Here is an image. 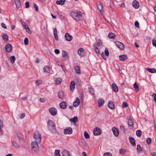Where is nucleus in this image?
Wrapping results in <instances>:
<instances>
[{
  "label": "nucleus",
  "instance_id": "f257e3e1",
  "mask_svg": "<svg viewBox=\"0 0 156 156\" xmlns=\"http://www.w3.org/2000/svg\"><path fill=\"white\" fill-rule=\"evenodd\" d=\"M48 128L52 133H55L56 131L55 125L53 122L49 120L47 122Z\"/></svg>",
  "mask_w": 156,
  "mask_h": 156
},
{
  "label": "nucleus",
  "instance_id": "f03ea898",
  "mask_svg": "<svg viewBox=\"0 0 156 156\" xmlns=\"http://www.w3.org/2000/svg\"><path fill=\"white\" fill-rule=\"evenodd\" d=\"M70 16L74 19L77 21L81 20V18L82 16V13L80 12H78L72 11L70 13Z\"/></svg>",
  "mask_w": 156,
  "mask_h": 156
},
{
  "label": "nucleus",
  "instance_id": "7ed1b4c3",
  "mask_svg": "<svg viewBox=\"0 0 156 156\" xmlns=\"http://www.w3.org/2000/svg\"><path fill=\"white\" fill-rule=\"evenodd\" d=\"M34 137L37 142H40L41 141V136L38 131H36L34 133Z\"/></svg>",
  "mask_w": 156,
  "mask_h": 156
},
{
  "label": "nucleus",
  "instance_id": "20e7f679",
  "mask_svg": "<svg viewBox=\"0 0 156 156\" xmlns=\"http://www.w3.org/2000/svg\"><path fill=\"white\" fill-rule=\"evenodd\" d=\"M38 142L36 141H34L31 143V146L32 149L34 151H37L38 149Z\"/></svg>",
  "mask_w": 156,
  "mask_h": 156
},
{
  "label": "nucleus",
  "instance_id": "39448f33",
  "mask_svg": "<svg viewBox=\"0 0 156 156\" xmlns=\"http://www.w3.org/2000/svg\"><path fill=\"white\" fill-rule=\"evenodd\" d=\"M64 133L65 135L70 134L73 133L72 129L70 127H68L63 130Z\"/></svg>",
  "mask_w": 156,
  "mask_h": 156
},
{
  "label": "nucleus",
  "instance_id": "423d86ee",
  "mask_svg": "<svg viewBox=\"0 0 156 156\" xmlns=\"http://www.w3.org/2000/svg\"><path fill=\"white\" fill-rule=\"evenodd\" d=\"M94 134L95 136L99 135L101 133V131L100 128L96 127L94 130Z\"/></svg>",
  "mask_w": 156,
  "mask_h": 156
},
{
  "label": "nucleus",
  "instance_id": "0eeeda50",
  "mask_svg": "<svg viewBox=\"0 0 156 156\" xmlns=\"http://www.w3.org/2000/svg\"><path fill=\"white\" fill-rule=\"evenodd\" d=\"M105 54L103 52L101 53V56L103 58L104 60H106L107 59V57L106 56H108L109 55V52L108 50V49L107 48H105Z\"/></svg>",
  "mask_w": 156,
  "mask_h": 156
},
{
  "label": "nucleus",
  "instance_id": "6e6552de",
  "mask_svg": "<svg viewBox=\"0 0 156 156\" xmlns=\"http://www.w3.org/2000/svg\"><path fill=\"white\" fill-rule=\"evenodd\" d=\"M49 111L52 115L55 116L57 114V110L54 108H50L49 109Z\"/></svg>",
  "mask_w": 156,
  "mask_h": 156
},
{
  "label": "nucleus",
  "instance_id": "1a4fd4ad",
  "mask_svg": "<svg viewBox=\"0 0 156 156\" xmlns=\"http://www.w3.org/2000/svg\"><path fill=\"white\" fill-rule=\"evenodd\" d=\"M97 6L98 10H99L100 13L102 14L103 13V11H102L103 8V5L102 4L99 2L97 4Z\"/></svg>",
  "mask_w": 156,
  "mask_h": 156
},
{
  "label": "nucleus",
  "instance_id": "9d476101",
  "mask_svg": "<svg viewBox=\"0 0 156 156\" xmlns=\"http://www.w3.org/2000/svg\"><path fill=\"white\" fill-rule=\"evenodd\" d=\"M78 54L81 57L84 56L85 55L84 50L83 48H80L78 50Z\"/></svg>",
  "mask_w": 156,
  "mask_h": 156
},
{
  "label": "nucleus",
  "instance_id": "9b49d317",
  "mask_svg": "<svg viewBox=\"0 0 156 156\" xmlns=\"http://www.w3.org/2000/svg\"><path fill=\"white\" fill-rule=\"evenodd\" d=\"M116 46L120 49L123 50L124 49V44L118 41L115 42Z\"/></svg>",
  "mask_w": 156,
  "mask_h": 156
},
{
  "label": "nucleus",
  "instance_id": "f8f14e48",
  "mask_svg": "<svg viewBox=\"0 0 156 156\" xmlns=\"http://www.w3.org/2000/svg\"><path fill=\"white\" fill-rule=\"evenodd\" d=\"M5 48L6 51L8 52H10L12 51V45L9 44H8L6 45Z\"/></svg>",
  "mask_w": 156,
  "mask_h": 156
},
{
  "label": "nucleus",
  "instance_id": "ddd939ff",
  "mask_svg": "<svg viewBox=\"0 0 156 156\" xmlns=\"http://www.w3.org/2000/svg\"><path fill=\"white\" fill-rule=\"evenodd\" d=\"M112 132L115 136H117L119 135V132L118 129L115 127H113L112 129Z\"/></svg>",
  "mask_w": 156,
  "mask_h": 156
},
{
  "label": "nucleus",
  "instance_id": "4468645a",
  "mask_svg": "<svg viewBox=\"0 0 156 156\" xmlns=\"http://www.w3.org/2000/svg\"><path fill=\"white\" fill-rule=\"evenodd\" d=\"M65 37L66 40L68 41H71L73 39L72 36L68 33H66L65 34Z\"/></svg>",
  "mask_w": 156,
  "mask_h": 156
},
{
  "label": "nucleus",
  "instance_id": "2eb2a0df",
  "mask_svg": "<svg viewBox=\"0 0 156 156\" xmlns=\"http://www.w3.org/2000/svg\"><path fill=\"white\" fill-rule=\"evenodd\" d=\"M75 82L73 81L71 82L70 86V89L71 91H73L75 88Z\"/></svg>",
  "mask_w": 156,
  "mask_h": 156
},
{
  "label": "nucleus",
  "instance_id": "dca6fc26",
  "mask_svg": "<svg viewBox=\"0 0 156 156\" xmlns=\"http://www.w3.org/2000/svg\"><path fill=\"white\" fill-rule=\"evenodd\" d=\"M127 55H122L119 56V59L122 61H125L127 58Z\"/></svg>",
  "mask_w": 156,
  "mask_h": 156
},
{
  "label": "nucleus",
  "instance_id": "f3484780",
  "mask_svg": "<svg viewBox=\"0 0 156 156\" xmlns=\"http://www.w3.org/2000/svg\"><path fill=\"white\" fill-rule=\"evenodd\" d=\"M80 100L78 97H77L76 100L74 102L73 105L75 107L78 106L80 103Z\"/></svg>",
  "mask_w": 156,
  "mask_h": 156
},
{
  "label": "nucleus",
  "instance_id": "a211bd4d",
  "mask_svg": "<svg viewBox=\"0 0 156 156\" xmlns=\"http://www.w3.org/2000/svg\"><path fill=\"white\" fill-rule=\"evenodd\" d=\"M108 106L109 108L112 109H113L115 108L114 104L113 102L111 101H110L108 102Z\"/></svg>",
  "mask_w": 156,
  "mask_h": 156
},
{
  "label": "nucleus",
  "instance_id": "6ab92c4d",
  "mask_svg": "<svg viewBox=\"0 0 156 156\" xmlns=\"http://www.w3.org/2000/svg\"><path fill=\"white\" fill-rule=\"evenodd\" d=\"M59 106L62 109H65L67 107L66 103L65 101L61 102L59 104Z\"/></svg>",
  "mask_w": 156,
  "mask_h": 156
},
{
  "label": "nucleus",
  "instance_id": "aec40b11",
  "mask_svg": "<svg viewBox=\"0 0 156 156\" xmlns=\"http://www.w3.org/2000/svg\"><path fill=\"white\" fill-rule=\"evenodd\" d=\"M12 146L15 148L20 147V145L16 142V140H13L12 141Z\"/></svg>",
  "mask_w": 156,
  "mask_h": 156
},
{
  "label": "nucleus",
  "instance_id": "412c9836",
  "mask_svg": "<svg viewBox=\"0 0 156 156\" xmlns=\"http://www.w3.org/2000/svg\"><path fill=\"white\" fill-rule=\"evenodd\" d=\"M129 140L130 143H131L133 146H136V144L135 142V140L134 138L131 137H130L129 138Z\"/></svg>",
  "mask_w": 156,
  "mask_h": 156
},
{
  "label": "nucleus",
  "instance_id": "4be33fe9",
  "mask_svg": "<svg viewBox=\"0 0 156 156\" xmlns=\"http://www.w3.org/2000/svg\"><path fill=\"white\" fill-rule=\"evenodd\" d=\"M104 103V100L102 98H101L98 100V105L99 107H101Z\"/></svg>",
  "mask_w": 156,
  "mask_h": 156
},
{
  "label": "nucleus",
  "instance_id": "5701e85b",
  "mask_svg": "<svg viewBox=\"0 0 156 156\" xmlns=\"http://www.w3.org/2000/svg\"><path fill=\"white\" fill-rule=\"evenodd\" d=\"M133 6L135 8L137 9L139 6V3L136 1L135 0L133 2Z\"/></svg>",
  "mask_w": 156,
  "mask_h": 156
},
{
  "label": "nucleus",
  "instance_id": "b1692460",
  "mask_svg": "<svg viewBox=\"0 0 156 156\" xmlns=\"http://www.w3.org/2000/svg\"><path fill=\"white\" fill-rule=\"evenodd\" d=\"M112 86L113 90L114 92H117L118 91V87L115 84L112 83Z\"/></svg>",
  "mask_w": 156,
  "mask_h": 156
},
{
  "label": "nucleus",
  "instance_id": "393cba45",
  "mask_svg": "<svg viewBox=\"0 0 156 156\" xmlns=\"http://www.w3.org/2000/svg\"><path fill=\"white\" fill-rule=\"evenodd\" d=\"M3 123L2 121L0 119V134L1 135L3 134V132L1 129L3 127Z\"/></svg>",
  "mask_w": 156,
  "mask_h": 156
},
{
  "label": "nucleus",
  "instance_id": "a878e982",
  "mask_svg": "<svg viewBox=\"0 0 156 156\" xmlns=\"http://www.w3.org/2000/svg\"><path fill=\"white\" fill-rule=\"evenodd\" d=\"M58 97L61 99H63L64 97V93L63 91H61L58 93Z\"/></svg>",
  "mask_w": 156,
  "mask_h": 156
},
{
  "label": "nucleus",
  "instance_id": "bb28decb",
  "mask_svg": "<svg viewBox=\"0 0 156 156\" xmlns=\"http://www.w3.org/2000/svg\"><path fill=\"white\" fill-rule=\"evenodd\" d=\"M62 153L63 156H70L69 152L66 150H64Z\"/></svg>",
  "mask_w": 156,
  "mask_h": 156
},
{
  "label": "nucleus",
  "instance_id": "cd10ccee",
  "mask_svg": "<svg viewBox=\"0 0 156 156\" xmlns=\"http://www.w3.org/2000/svg\"><path fill=\"white\" fill-rule=\"evenodd\" d=\"M78 120V118L77 116H74L73 118H71L70 121L71 122H73L74 123H76Z\"/></svg>",
  "mask_w": 156,
  "mask_h": 156
},
{
  "label": "nucleus",
  "instance_id": "c85d7f7f",
  "mask_svg": "<svg viewBox=\"0 0 156 156\" xmlns=\"http://www.w3.org/2000/svg\"><path fill=\"white\" fill-rule=\"evenodd\" d=\"M74 70L77 73L80 74L81 73L80 68L78 66L75 67H74Z\"/></svg>",
  "mask_w": 156,
  "mask_h": 156
},
{
  "label": "nucleus",
  "instance_id": "c756f323",
  "mask_svg": "<svg viewBox=\"0 0 156 156\" xmlns=\"http://www.w3.org/2000/svg\"><path fill=\"white\" fill-rule=\"evenodd\" d=\"M108 36L110 38L112 39H115L116 36L114 33H109Z\"/></svg>",
  "mask_w": 156,
  "mask_h": 156
},
{
  "label": "nucleus",
  "instance_id": "7c9ffc66",
  "mask_svg": "<svg viewBox=\"0 0 156 156\" xmlns=\"http://www.w3.org/2000/svg\"><path fill=\"white\" fill-rule=\"evenodd\" d=\"M65 2V0H60L57 1L56 3L57 4L61 5H63Z\"/></svg>",
  "mask_w": 156,
  "mask_h": 156
},
{
  "label": "nucleus",
  "instance_id": "2f4dec72",
  "mask_svg": "<svg viewBox=\"0 0 156 156\" xmlns=\"http://www.w3.org/2000/svg\"><path fill=\"white\" fill-rule=\"evenodd\" d=\"M15 3L17 8H19L20 6V2L19 0H15Z\"/></svg>",
  "mask_w": 156,
  "mask_h": 156
},
{
  "label": "nucleus",
  "instance_id": "473e14b6",
  "mask_svg": "<svg viewBox=\"0 0 156 156\" xmlns=\"http://www.w3.org/2000/svg\"><path fill=\"white\" fill-rule=\"evenodd\" d=\"M9 60L11 63H13L16 60V58L15 56H11Z\"/></svg>",
  "mask_w": 156,
  "mask_h": 156
},
{
  "label": "nucleus",
  "instance_id": "72a5a7b5",
  "mask_svg": "<svg viewBox=\"0 0 156 156\" xmlns=\"http://www.w3.org/2000/svg\"><path fill=\"white\" fill-rule=\"evenodd\" d=\"M146 70L151 73H155L156 72V69H154L147 68Z\"/></svg>",
  "mask_w": 156,
  "mask_h": 156
},
{
  "label": "nucleus",
  "instance_id": "f704fd0d",
  "mask_svg": "<svg viewBox=\"0 0 156 156\" xmlns=\"http://www.w3.org/2000/svg\"><path fill=\"white\" fill-rule=\"evenodd\" d=\"M50 69V67L48 66H45L44 68V72H49Z\"/></svg>",
  "mask_w": 156,
  "mask_h": 156
},
{
  "label": "nucleus",
  "instance_id": "c9c22d12",
  "mask_svg": "<svg viewBox=\"0 0 156 156\" xmlns=\"http://www.w3.org/2000/svg\"><path fill=\"white\" fill-rule=\"evenodd\" d=\"M133 87L135 89L136 91L137 92L139 90V87L136 83H135L133 84Z\"/></svg>",
  "mask_w": 156,
  "mask_h": 156
},
{
  "label": "nucleus",
  "instance_id": "e433bc0d",
  "mask_svg": "<svg viewBox=\"0 0 156 156\" xmlns=\"http://www.w3.org/2000/svg\"><path fill=\"white\" fill-rule=\"evenodd\" d=\"M55 156H60V151L58 150H56L54 153Z\"/></svg>",
  "mask_w": 156,
  "mask_h": 156
},
{
  "label": "nucleus",
  "instance_id": "4c0bfd02",
  "mask_svg": "<svg viewBox=\"0 0 156 156\" xmlns=\"http://www.w3.org/2000/svg\"><path fill=\"white\" fill-rule=\"evenodd\" d=\"M20 22L21 23V24H22L23 28L25 29L27 27H28V26L26 24V23L23 21L21 20Z\"/></svg>",
  "mask_w": 156,
  "mask_h": 156
},
{
  "label": "nucleus",
  "instance_id": "58836bf2",
  "mask_svg": "<svg viewBox=\"0 0 156 156\" xmlns=\"http://www.w3.org/2000/svg\"><path fill=\"white\" fill-rule=\"evenodd\" d=\"M136 136L138 137H140L141 135V131L140 130H137L136 132Z\"/></svg>",
  "mask_w": 156,
  "mask_h": 156
},
{
  "label": "nucleus",
  "instance_id": "ea45409f",
  "mask_svg": "<svg viewBox=\"0 0 156 156\" xmlns=\"http://www.w3.org/2000/svg\"><path fill=\"white\" fill-rule=\"evenodd\" d=\"M67 55V52L65 51H62V57L65 58L66 57V56Z\"/></svg>",
  "mask_w": 156,
  "mask_h": 156
},
{
  "label": "nucleus",
  "instance_id": "a19ab883",
  "mask_svg": "<svg viewBox=\"0 0 156 156\" xmlns=\"http://www.w3.org/2000/svg\"><path fill=\"white\" fill-rule=\"evenodd\" d=\"M128 125L133 127V122L132 120L130 119L129 120Z\"/></svg>",
  "mask_w": 156,
  "mask_h": 156
},
{
  "label": "nucleus",
  "instance_id": "79ce46f5",
  "mask_svg": "<svg viewBox=\"0 0 156 156\" xmlns=\"http://www.w3.org/2000/svg\"><path fill=\"white\" fill-rule=\"evenodd\" d=\"M42 83V80H37L36 81L35 84L37 86H38L40 84H41Z\"/></svg>",
  "mask_w": 156,
  "mask_h": 156
},
{
  "label": "nucleus",
  "instance_id": "37998d69",
  "mask_svg": "<svg viewBox=\"0 0 156 156\" xmlns=\"http://www.w3.org/2000/svg\"><path fill=\"white\" fill-rule=\"evenodd\" d=\"M2 37L5 41H6L8 40V37L6 34H4L2 36Z\"/></svg>",
  "mask_w": 156,
  "mask_h": 156
},
{
  "label": "nucleus",
  "instance_id": "c03bdc74",
  "mask_svg": "<svg viewBox=\"0 0 156 156\" xmlns=\"http://www.w3.org/2000/svg\"><path fill=\"white\" fill-rule=\"evenodd\" d=\"M84 136L85 138L87 139L89 138L90 136L89 134L87 133V131H85L84 133Z\"/></svg>",
  "mask_w": 156,
  "mask_h": 156
},
{
  "label": "nucleus",
  "instance_id": "a18cd8bd",
  "mask_svg": "<svg viewBox=\"0 0 156 156\" xmlns=\"http://www.w3.org/2000/svg\"><path fill=\"white\" fill-rule=\"evenodd\" d=\"M62 82V79L60 78H58L56 80V83L57 84H59L61 83Z\"/></svg>",
  "mask_w": 156,
  "mask_h": 156
},
{
  "label": "nucleus",
  "instance_id": "49530a36",
  "mask_svg": "<svg viewBox=\"0 0 156 156\" xmlns=\"http://www.w3.org/2000/svg\"><path fill=\"white\" fill-rule=\"evenodd\" d=\"M89 91L90 93L92 95L94 94V91L93 89L92 88H89Z\"/></svg>",
  "mask_w": 156,
  "mask_h": 156
},
{
  "label": "nucleus",
  "instance_id": "de8ad7c7",
  "mask_svg": "<svg viewBox=\"0 0 156 156\" xmlns=\"http://www.w3.org/2000/svg\"><path fill=\"white\" fill-rule=\"evenodd\" d=\"M17 136L18 138H19L20 139H22L23 138V135L20 133H17Z\"/></svg>",
  "mask_w": 156,
  "mask_h": 156
},
{
  "label": "nucleus",
  "instance_id": "09e8293b",
  "mask_svg": "<svg viewBox=\"0 0 156 156\" xmlns=\"http://www.w3.org/2000/svg\"><path fill=\"white\" fill-rule=\"evenodd\" d=\"M33 6L34 8L35 9V11L37 12L38 10V8L37 5L35 3H34Z\"/></svg>",
  "mask_w": 156,
  "mask_h": 156
},
{
  "label": "nucleus",
  "instance_id": "8fccbe9b",
  "mask_svg": "<svg viewBox=\"0 0 156 156\" xmlns=\"http://www.w3.org/2000/svg\"><path fill=\"white\" fill-rule=\"evenodd\" d=\"M28 38L26 37L24 40V43L25 45H28Z\"/></svg>",
  "mask_w": 156,
  "mask_h": 156
},
{
  "label": "nucleus",
  "instance_id": "3c124183",
  "mask_svg": "<svg viewBox=\"0 0 156 156\" xmlns=\"http://www.w3.org/2000/svg\"><path fill=\"white\" fill-rule=\"evenodd\" d=\"M97 44L98 46H102V43L100 39H98L97 42Z\"/></svg>",
  "mask_w": 156,
  "mask_h": 156
},
{
  "label": "nucleus",
  "instance_id": "603ef678",
  "mask_svg": "<svg viewBox=\"0 0 156 156\" xmlns=\"http://www.w3.org/2000/svg\"><path fill=\"white\" fill-rule=\"evenodd\" d=\"M25 29H26V31L28 33L30 34L31 33V32L28 26L27 27H26V28H25Z\"/></svg>",
  "mask_w": 156,
  "mask_h": 156
},
{
  "label": "nucleus",
  "instance_id": "864d4df0",
  "mask_svg": "<svg viewBox=\"0 0 156 156\" xmlns=\"http://www.w3.org/2000/svg\"><path fill=\"white\" fill-rule=\"evenodd\" d=\"M151 139L150 138H148L146 140L147 143L149 144L151 143Z\"/></svg>",
  "mask_w": 156,
  "mask_h": 156
},
{
  "label": "nucleus",
  "instance_id": "5fc2aeb1",
  "mask_svg": "<svg viewBox=\"0 0 156 156\" xmlns=\"http://www.w3.org/2000/svg\"><path fill=\"white\" fill-rule=\"evenodd\" d=\"M137 149L138 151L139 152L142 151V148L141 146L139 145H137Z\"/></svg>",
  "mask_w": 156,
  "mask_h": 156
},
{
  "label": "nucleus",
  "instance_id": "6e6d98bb",
  "mask_svg": "<svg viewBox=\"0 0 156 156\" xmlns=\"http://www.w3.org/2000/svg\"><path fill=\"white\" fill-rule=\"evenodd\" d=\"M103 156H112V155L110 153L106 152L104 154Z\"/></svg>",
  "mask_w": 156,
  "mask_h": 156
},
{
  "label": "nucleus",
  "instance_id": "4d7b16f0",
  "mask_svg": "<svg viewBox=\"0 0 156 156\" xmlns=\"http://www.w3.org/2000/svg\"><path fill=\"white\" fill-rule=\"evenodd\" d=\"M123 108H126L128 106V105L126 102H123L122 105Z\"/></svg>",
  "mask_w": 156,
  "mask_h": 156
},
{
  "label": "nucleus",
  "instance_id": "13d9d810",
  "mask_svg": "<svg viewBox=\"0 0 156 156\" xmlns=\"http://www.w3.org/2000/svg\"><path fill=\"white\" fill-rule=\"evenodd\" d=\"M126 150L123 149H121L119 150V152L120 154H122L126 152Z\"/></svg>",
  "mask_w": 156,
  "mask_h": 156
},
{
  "label": "nucleus",
  "instance_id": "bf43d9fd",
  "mask_svg": "<svg viewBox=\"0 0 156 156\" xmlns=\"http://www.w3.org/2000/svg\"><path fill=\"white\" fill-rule=\"evenodd\" d=\"M58 14V16L59 17V18L60 19H63L64 18V17L60 13H59L58 12H57Z\"/></svg>",
  "mask_w": 156,
  "mask_h": 156
},
{
  "label": "nucleus",
  "instance_id": "052dcab7",
  "mask_svg": "<svg viewBox=\"0 0 156 156\" xmlns=\"http://www.w3.org/2000/svg\"><path fill=\"white\" fill-rule=\"evenodd\" d=\"M152 96L154 98V101L156 102V94L155 93H153L152 95Z\"/></svg>",
  "mask_w": 156,
  "mask_h": 156
},
{
  "label": "nucleus",
  "instance_id": "680f3d73",
  "mask_svg": "<svg viewBox=\"0 0 156 156\" xmlns=\"http://www.w3.org/2000/svg\"><path fill=\"white\" fill-rule=\"evenodd\" d=\"M152 42L153 45L156 47V40H153Z\"/></svg>",
  "mask_w": 156,
  "mask_h": 156
},
{
  "label": "nucleus",
  "instance_id": "e2e57ef3",
  "mask_svg": "<svg viewBox=\"0 0 156 156\" xmlns=\"http://www.w3.org/2000/svg\"><path fill=\"white\" fill-rule=\"evenodd\" d=\"M135 26L137 28L139 27V23L137 21H136L135 22Z\"/></svg>",
  "mask_w": 156,
  "mask_h": 156
},
{
  "label": "nucleus",
  "instance_id": "0e129e2a",
  "mask_svg": "<svg viewBox=\"0 0 156 156\" xmlns=\"http://www.w3.org/2000/svg\"><path fill=\"white\" fill-rule=\"evenodd\" d=\"M26 7L27 8L29 7V2H27L25 3Z\"/></svg>",
  "mask_w": 156,
  "mask_h": 156
},
{
  "label": "nucleus",
  "instance_id": "69168bd1",
  "mask_svg": "<svg viewBox=\"0 0 156 156\" xmlns=\"http://www.w3.org/2000/svg\"><path fill=\"white\" fill-rule=\"evenodd\" d=\"M54 52L56 54H58L60 53V51L58 49H56L54 50Z\"/></svg>",
  "mask_w": 156,
  "mask_h": 156
},
{
  "label": "nucleus",
  "instance_id": "338daca9",
  "mask_svg": "<svg viewBox=\"0 0 156 156\" xmlns=\"http://www.w3.org/2000/svg\"><path fill=\"white\" fill-rule=\"evenodd\" d=\"M54 36L55 37V39L56 40H58V36L57 34H54Z\"/></svg>",
  "mask_w": 156,
  "mask_h": 156
},
{
  "label": "nucleus",
  "instance_id": "774afa93",
  "mask_svg": "<svg viewBox=\"0 0 156 156\" xmlns=\"http://www.w3.org/2000/svg\"><path fill=\"white\" fill-rule=\"evenodd\" d=\"M94 49H95V52L97 53H99V50L98 48L97 47H94Z\"/></svg>",
  "mask_w": 156,
  "mask_h": 156
}]
</instances>
